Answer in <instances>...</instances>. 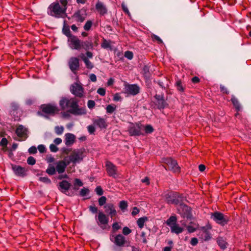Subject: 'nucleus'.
<instances>
[{"instance_id":"obj_55","label":"nucleus","mask_w":251,"mask_h":251,"mask_svg":"<svg viewBox=\"0 0 251 251\" xmlns=\"http://www.w3.org/2000/svg\"><path fill=\"white\" fill-rule=\"evenodd\" d=\"M88 132L90 134H93L95 131V128L94 126L89 125L87 126Z\"/></svg>"},{"instance_id":"obj_14","label":"nucleus","mask_w":251,"mask_h":251,"mask_svg":"<svg viewBox=\"0 0 251 251\" xmlns=\"http://www.w3.org/2000/svg\"><path fill=\"white\" fill-rule=\"evenodd\" d=\"M69 164L67 161V158H65L64 160H59L55 163L56 171L58 174L64 173L67 166Z\"/></svg>"},{"instance_id":"obj_64","label":"nucleus","mask_w":251,"mask_h":251,"mask_svg":"<svg viewBox=\"0 0 251 251\" xmlns=\"http://www.w3.org/2000/svg\"><path fill=\"white\" fill-rule=\"evenodd\" d=\"M38 149L41 153H43L46 151V148L43 145H40L38 147Z\"/></svg>"},{"instance_id":"obj_58","label":"nucleus","mask_w":251,"mask_h":251,"mask_svg":"<svg viewBox=\"0 0 251 251\" xmlns=\"http://www.w3.org/2000/svg\"><path fill=\"white\" fill-rule=\"evenodd\" d=\"M37 151V148L35 146H32L28 149V152L30 154L36 153Z\"/></svg>"},{"instance_id":"obj_4","label":"nucleus","mask_w":251,"mask_h":251,"mask_svg":"<svg viewBox=\"0 0 251 251\" xmlns=\"http://www.w3.org/2000/svg\"><path fill=\"white\" fill-rule=\"evenodd\" d=\"M163 197L168 203H180L183 200V197L176 192H169L163 194Z\"/></svg>"},{"instance_id":"obj_29","label":"nucleus","mask_w":251,"mask_h":251,"mask_svg":"<svg viewBox=\"0 0 251 251\" xmlns=\"http://www.w3.org/2000/svg\"><path fill=\"white\" fill-rule=\"evenodd\" d=\"M177 218L176 216H171L166 221V224L171 228L176 224Z\"/></svg>"},{"instance_id":"obj_8","label":"nucleus","mask_w":251,"mask_h":251,"mask_svg":"<svg viewBox=\"0 0 251 251\" xmlns=\"http://www.w3.org/2000/svg\"><path fill=\"white\" fill-rule=\"evenodd\" d=\"M162 162L167 165L169 170L174 173L180 172V167L175 160H173L171 158H164L162 159Z\"/></svg>"},{"instance_id":"obj_34","label":"nucleus","mask_w":251,"mask_h":251,"mask_svg":"<svg viewBox=\"0 0 251 251\" xmlns=\"http://www.w3.org/2000/svg\"><path fill=\"white\" fill-rule=\"evenodd\" d=\"M231 100L235 107L237 109V110L239 111L241 109V107L238 100L235 97H232V98L231 99Z\"/></svg>"},{"instance_id":"obj_44","label":"nucleus","mask_w":251,"mask_h":251,"mask_svg":"<svg viewBox=\"0 0 251 251\" xmlns=\"http://www.w3.org/2000/svg\"><path fill=\"white\" fill-rule=\"evenodd\" d=\"M106 201V198L104 196H101L99 199V204L100 206H102L105 204Z\"/></svg>"},{"instance_id":"obj_36","label":"nucleus","mask_w":251,"mask_h":251,"mask_svg":"<svg viewBox=\"0 0 251 251\" xmlns=\"http://www.w3.org/2000/svg\"><path fill=\"white\" fill-rule=\"evenodd\" d=\"M116 106L115 105L109 104L106 107L107 113L111 114L116 110Z\"/></svg>"},{"instance_id":"obj_32","label":"nucleus","mask_w":251,"mask_h":251,"mask_svg":"<svg viewBox=\"0 0 251 251\" xmlns=\"http://www.w3.org/2000/svg\"><path fill=\"white\" fill-rule=\"evenodd\" d=\"M148 220L146 217H142L139 218L137 222V225L140 228H142L144 226V224L146 221Z\"/></svg>"},{"instance_id":"obj_51","label":"nucleus","mask_w":251,"mask_h":251,"mask_svg":"<svg viewBox=\"0 0 251 251\" xmlns=\"http://www.w3.org/2000/svg\"><path fill=\"white\" fill-rule=\"evenodd\" d=\"M95 102L93 100H89L88 101L87 105L89 109L93 108L95 106Z\"/></svg>"},{"instance_id":"obj_62","label":"nucleus","mask_w":251,"mask_h":251,"mask_svg":"<svg viewBox=\"0 0 251 251\" xmlns=\"http://www.w3.org/2000/svg\"><path fill=\"white\" fill-rule=\"evenodd\" d=\"M139 212V210L137 207H134L131 212L132 215L133 216H136Z\"/></svg>"},{"instance_id":"obj_50","label":"nucleus","mask_w":251,"mask_h":251,"mask_svg":"<svg viewBox=\"0 0 251 251\" xmlns=\"http://www.w3.org/2000/svg\"><path fill=\"white\" fill-rule=\"evenodd\" d=\"M131 232V230L126 226L124 227L123 229V233L125 235H128Z\"/></svg>"},{"instance_id":"obj_12","label":"nucleus","mask_w":251,"mask_h":251,"mask_svg":"<svg viewBox=\"0 0 251 251\" xmlns=\"http://www.w3.org/2000/svg\"><path fill=\"white\" fill-rule=\"evenodd\" d=\"M68 66L71 71L76 74L79 69V60L76 57H71L68 60Z\"/></svg>"},{"instance_id":"obj_53","label":"nucleus","mask_w":251,"mask_h":251,"mask_svg":"<svg viewBox=\"0 0 251 251\" xmlns=\"http://www.w3.org/2000/svg\"><path fill=\"white\" fill-rule=\"evenodd\" d=\"M50 149L51 152H56L58 151V148L54 144H51L50 146Z\"/></svg>"},{"instance_id":"obj_41","label":"nucleus","mask_w":251,"mask_h":251,"mask_svg":"<svg viewBox=\"0 0 251 251\" xmlns=\"http://www.w3.org/2000/svg\"><path fill=\"white\" fill-rule=\"evenodd\" d=\"M101 46L103 49H107L110 48V44L109 42L107 41L106 39H103Z\"/></svg>"},{"instance_id":"obj_47","label":"nucleus","mask_w":251,"mask_h":251,"mask_svg":"<svg viewBox=\"0 0 251 251\" xmlns=\"http://www.w3.org/2000/svg\"><path fill=\"white\" fill-rule=\"evenodd\" d=\"M197 226L189 225L187 226V229L189 233H193L197 229Z\"/></svg>"},{"instance_id":"obj_33","label":"nucleus","mask_w":251,"mask_h":251,"mask_svg":"<svg viewBox=\"0 0 251 251\" xmlns=\"http://www.w3.org/2000/svg\"><path fill=\"white\" fill-rule=\"evenodd\" d=\"M56 171L55 168L52 165H49L48 168L46 170L47 173L50 175H53L55 174Z\"/></svg>"},{"instance_id":"obj_15","label":"nucleus","mask_w":251,"mask_h":251,"mask_svg":"<svg viewBox=\"0 0 251 251\" xmlns=\"http://www.w3.org/2000/svg\"><path fill=\"white\" fill-rule=\"evenodd\" d=\"M92 121L94 126L101 129L106 128L107 126L106 119L100 117H96L92 120Z\"/></svg>"},{"instance_id":"obj_20","label":"nucleus","mask_w":251,"mask_h":251,"mask_svg":"<svg viewBox=\"0 0 251 251\" xmlns=\"http://www.w3.org/2000/svg\"><path fill=\"white\" fill-rule=\"evenodd\" d=\"M104 208L105 213L108 214L111 218H113L116 215L117 211L113 203H107L104 205Z\"/></svg>"},{"instance_id":"obj_56","label":"nucleus","mask_w":251,"mask_h":251,"mask_svg":"<svg viewBox=\"0 0 251 251\" xmlns=\"http://www.w3.org/2000/svg\"><path fill=\"white\" fill-rule=\"evenodd\" d=\"M97 93L100 96H103L105 94V90L103 88H100L98 89Z\"/></svg>"},{"instance_id":"obj_13","label":"nucleus","mask_w":251,"mask_h":251,"mask_svg":"<svg viewBox=\"0 0 251 251\" xmlns=\"http://www.w3.org/2000/svg\"><path fill=\"white\" fill-rule=\"evenodd\" d=\"M70 90L71 93L77 97H84V89L81 85L77 83L72 85Z\"/></svg>"},{"instance_id":"obj_19","label":"nucleus","mask_w":251,"mask_h":251,"mask_svg":"<svg viewBox=\"0 0 251 251\" xmlns=\"http://www.w3.org/2000/svg\"><path fill=\"white\" fill-rule=\"evenodd\" d=\"M71 186V183L67 180H62L59 183L58 189L64 194L69 195L67 193Z\"/></svg>"},{"instance_id":"obj_26","label":"nucleus","mask_w":251,"mask_h":251,"mask_svg":"<svg viewBox=\"0 0 251 251\" xmlns=\"http://www.w3.org/2000/svg\"><path fill=\"white\" fill-rule=\"evenodd\" d=\"M72 18L76 22L82 23L85 19V16L81 11L79 10L73 15Z\"/></svg>"},{"instance_id":"obj_22","label":"nucleus","mask_w":251,"mask_h":251,"mask_svg":"<svg viewBox=\"0 0 251 251\" xmlns=\"http://www.w3.org/2000/svg\"><path fill=\"white\" fill-rule=\"evenodd\" d=\"M42 108V111L47 114H54L58 111L57 107L56 106L50 104L43 105Z\"/></svg>"},{"instance_id":"obj_6","label":"nucleus","mask_w":251,"mask_h":251,"mask_svg":"<svg viewBox=\"0 0 251 251\" xmlns=\"http://www.w3.org/2000/svg\"><path fill=\"white\" fill-rule=\"evenodd\" d=\"M128 130L131 136L143 135L144 125L140 123L131 124Z\"/></svg>"},{"instance_id":"obj_11","label":"nucleus","mask_w":251,"mask_h":251,"mask_svg":"<svg viewBox=\"0 0 251 251\" xmlns=\"http://www.w3.org/2000/svg\"><path fill=\"white\" fill-rule=\"evenodd\" d=\"M11 110L10 115L14 121H19L22 115V111L19 108L18 104L16 102H12L11 104Z\"/></svg>"},{"instance_id":"obj_37","label":"nucleus","mask_w":251,"mask_h":251,"mask_svg":"<svg viewBox=\"0 0 251 251\" xmlns=\"http://www.w3.org/2000/svg\"><path fill=\"white\" fill-rule=\"evenodd\" d=\"M217 243L221 249H225L226 248V243L222 238H218Z\"/></svg>"},{"instance_id":"obj_30","label":"nucleus","mask_w":251,"mask_h":251,"mask_svg":"<svg viewBox=\"0 0 251 251\" xmlns=\"http://www.w3.org/2000/svg\"><path fill=\"white\" fill-rule=\"evenodd\" d=\"M183 228L179 226L177 224L171 227V232L177 234H179L183 231Z\"/></svg>"},{"instance_id":"obj_5","label":"nucleus","mask_w":251,"mask_h":251,"mask_svg":"<svg viewBox=\"0 0 251 251\" xmlns=\"http://www.w3.org/2000/svg\"><path fill=\"white\" fill-rule=\"evenodd\" d=\"M211 218L217 224L222 226L226 225L229 221L228 218L226 216H225L223 213L217 211L211 214Z\"/></svg>"},{"instance_id":"obj_25","label":"nucleus","mask_w":251,"mask_h":251,"mask_svg":"<svg viewBox=\"0 0 251 251\" xmlns=\"http://www.w3.org/2000/svg\"><path fill=\"white\" fill-rule=\"evenodd\" d=\"M96 8L98 12L101 15L107 13V9L105 5L101 2L98 1L96 4Z\"/></svg>"},{"instance_id":"obj_7","label":"nucleus","mask_w":251,"mask_h":251,"mask_svg":"<svg viewBox=\"0 0 251 251\" xmlns=\"http://www.w3.org/2000/svg\"><path fill=\"white\" fill-rule=\"evenodd\" d=\"M68 44L72 50H79L82 49L81 41L76 36H70L68 39Z\"/></svg>"},{"instance_id":"obj_60","label":"nucleus","mask_w":251,"mask_h":251,"mask_svg":"<svg viewBox=\"0 0 251 251\" xmlns=\"http://www.w3.org/2000/svg\"><path fill=\"white\" fill-rule=\"evenodd\" d=\"M74 185H75V187L77 185L78 186H81L83 185V183L80 179H79L78 178H76L75 180Z\"/></svg>"},{"instance_id":"obj_1","label":"nucleus","mask_w":251,"mask_h":251,"mask_svg":"<svg viewBox=\"0 0 251 251\" xmlns=\"http://www.w3.org/2000/svg\"><path fill=\"white\" fill-rule=\"evenodd\" d=\"M78 100L75 98L61 97L59 100V106L62 110H66L62 114L64 117L68 116V113L74 115H82L86 113L85 107H80L78 105Z\"/></svg>"},{"instance_id":"obj_16","label":"nucleus","mask_w":251,"mask_h":251,"mask_svg":"<svg viewBox=\"0 0 251 251\" xmlns=\"http://www.w3.org/2000/svg\"><path fill=\"white\" fill-rule=\"evenodd\" d=\"M155 99V104L159 109H163L167 105L166 101L164 99L163 95H155L154 96Z\"/></svg>"},{"instance_id":"obj_63","label":"nucleus","mask_w":251,"mask_h":251,"mask_svg":"<svg viewBox=\"0 0 251 251\" xmlns=\"http://www.w3.org/2000/svg\"><path fill=\"white\" fill-rule=\"evenodd\" d=\"M113 100L116 101H120L121 100V97L120 94L116 93L114 95Z\"/></svg>"},{"instance_id":"obj_38","label":"nucleus","mask_w":251,"mask_h":251,"mask_svg":"<svg viewBox=\"0 0 251 251\" xmlns=\"http://www.w3.org/2000/svg\"><path fill=\"white\" fill-rule=\"evenodd\" d=\"M127 205V203L125 201H122L119 203V207L123 211L126 209Z\"/></svg>"},{"instance_id":"obj_17","label":"nucleus","mask_w":251,"mask_h":251,"mask_svg":"<svg viewBox=\"0 0 251 251\" xmlns=\"http://www.w3.org/2000/svg\"><path fill=\"white\" fill-rule=\"evenodd\" d=\"M12 169L16 176L22 177L25 175L27 171L25 167L16 165H12Z\"/></svg>"},{"instance_id":"obj_28","label":"nucleus","mask_w":251,"mask_h":251,"mask_svg":"<svg viewBox=\"0 0 251 251\" xmlns=\"http://www.w3.org/2000/svg\"><path fill=\"white\" fill-rule=\"evenodd\" d=\"M80 58L85 64L86 67L88 69H92L94 68V64L91 62L84 54L80 55Z\"/></svg>"},{"instance_id":"obj_57","label":"nucleus","mask_w":251,"mask_h":251,"mask_svg":"<svg viewBox=\"0 0 251 251\" xmlns=\"http://www.w3.org/2000/svg\"><path fill=\"white\" fill-rule=\"evenodd\" d=\"M122 8L123 10L124 11V12L125 13L129 15L130 12L128 9V8L124 3L122 4Z\"/></svg>"},{"instance_id":"obj_61","label":"nucleus","mask_w":251,"mask_h":251,"mask_svg":"<svg viewBox=\"0 0 251 251\" xmlns=\"http://www.w3.org/2000/svg\"><path fill=\"white\" fill-rule=\"evenodd\" d=\"M220 91L223 93L228 94L229 93L227 88L222 85H220Z\"/></svg>"},{"instance_id":"obj_42","label":"nucleus","mask_w":251,"mask_h":251,"mask_svg":"<svg viewBox=\"0 0 251 251\" xmlns=\"http://www.w3.org/2000/svg\"><path fill=\"white\" fill-rule=\"evenodd\" d=\"M89 193V190L88 188H83L80 191V195L82 197H84L88 195Z\"/></svg>"},{"instance_id":"obj_10","label":"nucleus","mask_w":251,"mask_h":251,"mask_svg":"<svg viewBox=\"0 0 251 251\" xmlns=\"http://www.w3.org/2000/svg\"><path fill=\"white\" fill-rule=\"evenodd\" d=\"M106 170L108 175L113 178H117L119 176L117 167L110 161H106Z\"/></svg>"},{"instance_id":"obj_9","label":"nucleus","mask_w":251,"mask_h":251,"mask_svg":"<svg viewBox=\"0 0 251 251\" xmlns=\"http://www.w3.org/2000/svg\"><path fill=\"white\" fill-rule=\"evenodd\" d=\"M140 90V87L137 84H125L124 93L127 95L135 96L139 93Z\"/></svg>"},{"instance_id":"obj_31","label":"nucleus","mask_w":251,"mask_h":251,"mask_svg":"<svg viewBox=\"0 0 251 251\" xmlns=\"http://www.w3.org/2000/svg\"><path fill=\"white\" fill-rule=\"evenodd\" d=\"M81 43H82V49H84L86 50H87L92 49L93 48V45L91 42H89L88 41H81Z\"/></svg>"},{"instance_id":"obj_43","label":"nucleus","mask_w":251,"mask_h":251,"mask_svg":"<svg viewBox=\"0 0 251 251\" xmlns=\"http://www.w3.org/2000/svg\"><path fill=\"white\" fill-rule=\"evenodd\" d=\"M125 57H126V58L129 59V60H131L133 58V53L130 51H126L125 52Z\"/></svg>"},{"instance_id":"obj_23","label":"nucleus","mask_w":251,"mask_h":251,"mask_svg":"<svg viewBox=\"0 0 251 251\" xmlns=\"http://www.w3.org/2000/svg\"><path fill=\"white\" fill-rule=\"evenodd\" d=\"M110 239L113 241L111 237ZM113 242L118 246H123L126 242L125 238L122 235L118 234L114 237Z\"/></svg>"},{"instance_id":"obj_49","label":"nucleus","mask_w":251,"mask_h":251,"mask_svg":"<svg viewBox=\"0 0 251 251\" xmlns=\"http://www.w3.org/2000/svg\"><path fill=\"white\" fill-rule=\"evenodd\" d=\"M40 181L46 183H50L51 182L50 180L47 177H40L39 178Z\"/></svg>"},{"instance_id":"obj_18","label":"nucleus","mask_w":251,"mask_h":251,"mask_svg":"<svg viewBox=\"0 0 251 251\" xmlns=\"http://www.w3.org/2000/svg\"><path fill=\"white\" fill-rule=\"evenodd\" d=\"M177 209L179 214L183 217L188 218L189 217L191 213V209L188 206L180 204Z\"/></svg>"},{"instance_id":"obj_21","label":"nucleus","mask_w":251,"mask_h":251,"mask_svg":"<svg viewBox=\"0 0 251 251\" xmlns=\"http://www.w3.org/2000/svg\"><path fill=\"white\" fill-rule=\"evenodd\" d=\"M96 219L100 226L107 225L108 222V217L102 212H99L98 215L96 216Z\"/></svg>"},{"instance_id":"obj_40","label":"nucleus","mask_w":251,"mask_h":251,"mask_svg":"<svg viewBox=\"0 0 251 251\" xmlns=\"http://www.w3.org/2000/svg\"><path fill=\"white\" fill-rule=\"evenodd\" d=\"M54 130L56 134L61 135L63 132L64 127L63 126H56L55 127Z\"/></svg>"},{"instance_id":"obj_52","label":"nucleus","mask_w":251,"mask_h":251,"mask_svg":"<svg viewBox=\"0 0 251 251\" xmlns=\"http://www.w3.org/2000/svg\"><path fill=\"white\" fill-rule=\"evenodd\" d=\"M95 191L99 196H101L103 193V190L100 186H97L95 189Z\"/></svg>"},{"instance_id":"obj_46","label":"nucleus","mask_w":251,"mask_h":251,"mask_svg":"<svg viewBox=\"0 0 251 251\" xmlns=\"http://www.w3.org/2000/svg\"><path fill=\"white\" fill-rule=\"evenodd\" d=\"M151 38H152L153 41H156L158 44L163 43V41L160 39V38L159 36H158L155 34H153L152 35H151Z\"/></svg>"},{"instance_id":"obj_35","label":"nucleus","mask_w":251,"mask_h":251,"mask_svg":"<svg viewBox=\"0 0 251 251\" xmlns=\"http://www.w3.org/2000/svg\"><path fill=\"white\" fill-rule=\"evenodd\" d=\"M153 131L152 126L150 125H147L146 126H144V132L146 134H150Z\"/></svg>"},{"instance_id":"obj_54","label":"nucleus","mask_w":251,"mask_h":251,"mask_svg":"<svg viewBox=\"0 0 251 251\" xmlns=\"http://www.w3.org/2000/svg\"><path fill=\"white\" fill-rule=\"evenodd\" d=\"M121 228V226L117 222H115L112 225V229L114 231H117Z\"/></svg>"},{"instance_id":"obj_24","label":"nucleus","mask_w":251,"mask_h":251,"mask_svg":"<svg viewBox=\"0 0 251 251\" xmlns=\"http://www.w3.org/2000/svg\"><path fill=\"white\" fill-rule=\"evenodd\" d=\"M27 131L26 128H25L22 125H20L17 127L16 130V133L17 134V136L19 137H23L24 138H26Z\"/></svg>"},{"instance_id":"obj_45","label":"nucleus","mask_w":251,"mask_h":251,"mask_svg":"<svg viewBox=\"0 0 251 251\" xmlns=\"http://www.w3.org/2000/svg\"><path fill=\"white\" fill-rule=\"evenodd\" d=\"M27 163L30 165H33L36 163L35 159L32 156H29L27 160Z\"/></svg>"},{"instance_id":"obj_59","label":"nucleus","mask_w":251,"mask_h":251,"mask_svg":"<svg viewBox=\"0 0 251 251\" xmlns=\"http://www.w3.org/2000/svg\"><path fill=\"white\" fill-rule=\"evenodd\" d=\"M89 210L92 213H96L98 212V208L95 206L91 205L89 207Z\"/></svg>"},{"instance_id":"obj_48","label":"nucleus","mask_w":251,"mask_h":251,"mask_svg":"<svg viewBox=\"0 0 251 251\" xmlns=\"http://www.w3.org/2000/svg\"><path fill=\"white\" fill-rule=\"evenodd\" d=\"M211 226L209 225H207L205 226H203L201 227V230L202 231L203 233L204 234L206 232H209V230L211 229Z\"/></svg>"},{"instance_id":"obj_27","label":"nucleus","mask_w":251,"mask_h":251,"mask_svg":"<svg viewBox=\"0 0 251 251\" xmlns=\"http://www.w3.org/2000/svg\"><path fill=\"white\" fill-rule=\"evenodd\" d=\"M75 136L72 133H67L65 134V144L67 146H70L72 145L75 142Z\"/></svg>"},{"instance_id":"obj_2","label":"nucleus","mask_w":251,"mask_h":251,"mask_svg":"<svg viewBox=\"0 0 251 251\" xmlns=\"http://www.w3.org/2000/svg\"><path fill=\"white\" fill-rule=\"evenodd\" d=\"M67 3V0H59L58 2H54L48 7L47 13L56 18H63L66 14Z\"/></svg>"},{"instance_id":"obj_39","label":"nucleus","mask_w":251,"mask_h":251,"mask_svg":"<svg viewBox=\"0 0 251 251\" xmlns=\"http://www.w3.org/2000/svg\"><path fill=\"white\" fill-rule=\"evenodd\" d=\"M93 25V23L91 21L88 20L86 22L84 25V29L86 31H89L90 30Z\"/></svg>"},{"instance_id":"obj_3","label":"nucleus","mask_w":251,"mask_h":251,"mask_svg":"<svg viewBox=\"0 0 251 251\" xmlns=\"http://www.w3.org/2000/svg\"><path fill=\"white\" fill-rule=\"evenodd\" d=\"M85 156V152L84 149H75L72 151L70 154L68 156L67 161L69 163H72L75 165L80 163Z\"/></svg>"}]
</instances>
